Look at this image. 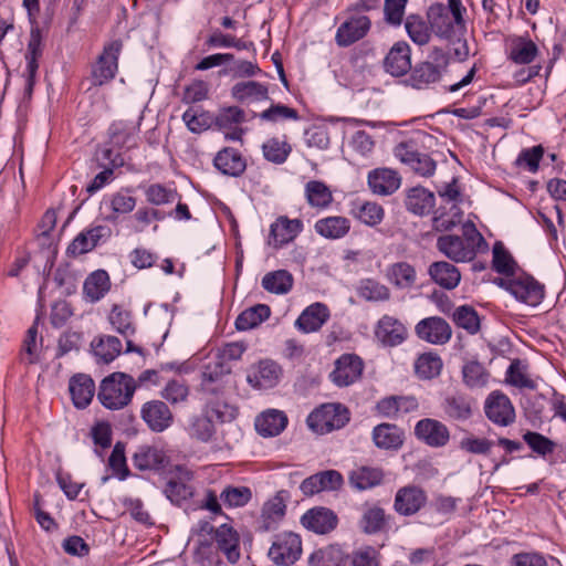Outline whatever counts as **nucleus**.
<instances>
[{
  "label": "nucleus",
  "instance_id": "obj_19",
  "mask_svg": "<svg viewBox=\"0 0 566 566\" xmlns=\"http://www.w3.org/2000/svg\"><path fill=\"white\" fill-rule=\"evenodd\" d=\"M111 229L107 226H95L86 231L78 233L67 247V254L78 256L92 251L101 240L111 237Z\"/></svg>",
  "mask_w": 566,
  "mask_h": 566
},
{
  "label": "nucleus",
  "instance_id": "obj_55",
  "mask_svg": "<svg viewBox=\"0 0 566 566\" xmlns=\"http://www.w3.org/2000/svg\"><path fill=\"white\" fill-rule=\"evenodd\" d=\"M252 499V492L248 486H226L220 493V500L227 507H242Z\"/></svg>",
  "mask_w": 566,
  "mask_h": 566
},
{
  "label": "nucleus",
  "instance_id": "obj_15",
  "mask_svg": "<svg viewBox=\"0 0 566 566\" xmlns=\"http://www.w3.org/2000/svg\"><path fill=\"white\" fill-rule=\"evenodd\" d=\"M415 434L419 440L432 448L444 447L450 439V431L447 426L431 418L419 420L415 427Z\"/></svg>",
  "mask_w": 566,
  "mask_h": 566
},
{
  "label": "nucleus",
  "instance_id": "obj_10",
  "mask_svg": "<svg viewBox=\"0 0 566 566\" xmlns=\"http://www.w3.org/2000/svg\"><path fill=\"white\" fill-rule=\"evenodd\" d=\"M484 412L490 421L501 427H507L515 420V410L510 398L500 391L488 396Z\"/></svg>",
  "mask_w": 566,
  "mask_h": 566
},
{
  "label": "nucleus",
  "instance_id": "obj_16",
  "mask_svg": "<svg viewBox=\"0 0 566 566\" xmlns=\"http://www.w3.org/2000/svg\"><path fill=\"white\" fill-rule=\"evenodd\" d=\"M142 419L154 432H163L168 429L174 416L169 407L161 400H150L143 405L140 410Z\"/></svg>",
  "mask_w": 566,
  "mask_h": 566
},
{
  "label": "nucleus",
  "instance_id": "obj_33",
  "mask_svg": "<svg viewBox=\"0 0 566 566\" xmlns=\"http://www.w3.org/2000/svg\"><path fill=\"white\" fill-rule=\"evenodd\" d=\"M384 478L381 468L361 465L349 472L348 482L355 490L365 491L380 485Z\"/></svg>",
  "mask_w": 566,
  "mask_h": 566
},
{
  "label": "nucleus",
  "instance_id": "obj_27",
  "mask_svg": "<svg viewBox=\"0 0 566 566\" xmlns=\"http://www.w3.org/2000/svg\"><path fill=\"white\" fill-rule=\"evenodd\" d=\"M285 494V491H280L264 503L259 522V531L269 532L275 528L277 523L283 518L286 510Z\"/></svg>",
  "mask_w": 566,
  "mask_h": 566
},
{
  "label": "nucleus",
  "instance_id": "obj_42",
  "mask_svg": "<svg viewBox=\"0 0 566 566\" xmlns=\"http://www.w3.org/2000/svg\"><path fill=\"white\" fill-rule=\"evenodd\" d=\"M387 279L397 289L409 290L417 281V272L411 264L401 261L388 266Z\"/></svg>",
  "mask_w": 566,
  "mask_h": 566
},
{
  "label": "nucleus",
  "instance_id": "obj_28",
  "mask_svg": "<svg viewBox=\"0 0 566 566\" xmlns=\"http://www.w3.org/2000/svg\"><path fill=\"white\" fill-rule=\"evenodd\" d=\"M281 375L280 366L272 360H261L256 367L248 374V382L260 389L274 387Z\"/></svg>",
  "mask_w": 566,
  "mask_h": 566
},
{
  "label": "nucleus",
  "instance_id": "obj_41",
  "mask_svg": "<svg viewBox=\"0 0 566 566\" xmlns=\"http://www.w3.org/2000/svg\"><path fill=\"white\" fill-rule=\"evenodd\" d=\"M405 29L410 40L417 45H426L431 40V23L428 18L424 19L419 14H409L405 20Z\"/></svg>",
  "mask_w": 566,
  "mask_h": 566
},
{
  "label": "nucleus",
  "instance_id": "obj_56",
  "mask_svg": "<svg viewBox=\"0 0 566 566\" xmlns=\"http://www.w3.org/2000/svg\"><path fill=\"white\" fill-rule=\"evenodd\" d=\"M145 197L149 205L163 206L172 203L178 197V192L163 184H151L145 189Z\"/></svg>",
  "mask_w": 566,
  "mask_h": 566
},
{
  "label": "nucleus",
  "instance_id": "obj_37",
  "mask_svg": "<svg viewBox=\"0 0 566 566\" xmlns=\"http://www.w3.org/2000/svg\"><path fill=\"white\" fill-rule=\"evenodd\" d=\"M329 318V311L322 303H314L306 307L295 322V326L304 332L312 333L318 331Z\"/></svg>",
  "mask_w": 566,
  "mask_h": 566
},
{
  "label": "nucleus",
  "instance_id": "obj_20",
  "mask_svg": "<svg viewBox=\"0 0 566 566\" xmlns=\"http://www.w3.org/2000/svg\"><path fill=\"white\" fill-rule=\"evenodd\" d=\"M384 67L392 76H402L411 70V49L406 41L396 42L384 60Z\"/></svg>",
  "mask_w": 566,
  "mask_h": 566
},
{
  "label": "nucleus",
  "instance_id": "obj_25",
  "mask_svg": "<svg viewBox=\"0 0 566 566\" xmlns=\"http://www.w3.org/2000/svg\"><path fill=\"white\" fill-rule=\"evenodd\" d=\"M287 422L289 419L284 411L268 409L255 418L254 427L262 437H276L286 428Z\"/></svg>",
  "mask_w": 566,
  "mask_h": 566
},
{
  "label": "nucleus",
  "instance_id": "obj_1",
  "mask_svg": "<svg viewBox=\"0 0 566 566\" xmlns=\"http://www.w3.org/2000/svg\"><path fill=\"white\" fill-rule=\"evenodd\" d=\"M465 7L461 0H448L447 4L433 3L427 10V18L433 33L443 40H460L467 35Z\"/></svg>",
  "mask_w": 566,
  "mask_h": 566
},
{
  "label": "nucleus",
  "instance_id": "obj_51",
  "mask_svg": "<svg viewBox=\"0 0 566 566\" xmlns=\"http://www.w3.org/2000/svg\"><path fill=\"white\" fill-rule=\"evenodd\" d=\"M271 310L265 304H258L244 310L235 319V327L239 331H248L259 326L270 317Z\"/></svg>",
  "mask_w": 566,
  "mask_h": 566
},
{
  "label": "nucleus",
  "instance_id": "obj_7",
  "mask_svg": "<svg viewBox=\"0 0 566 566\" xmlns=\"http://www.w3.org/2000/svg\"><path fill=\"white\" fill-rule=\"evenodd\" d=\"M302 554V539L293 532H282L274 536L269 549V558L277 566L294 564Z\"/></svg>",
  "mask_w": 566,
  "mask_h": 566
},
{
  "label": "nucleus",
  "instance_id": "obj_36",
  "mask_svg": "<svg viewBox=\"0 0 566 566\" xmlns=\"http://www.w3.org/2000/svg\"><path fill=\"white\" fill-rule=\"evenodd\" d=\"M213 538L218 548L226 555L228 562L234 564L239 560V535L232 526L228 524L220 525L214 530Z\"/></svg>",
  "mask_w": 566,
  "mask_h": 566
},
{
  "label": "nucleus",
  "instance_id": "obj_58",
  "mask_svg": "<svg viewBox=\"0 0 566 566\" xmlns=\"http://www.w3.org/2000/svg\"><path fill=\"white\" fill-rule=\"evenodd\" d=\"M108 321L112 324V326L125 337L129 336L135 331L132 322L130 312L125 310L120 305L113 306L108 316Z\"/></svg>",
  "mask_w": 566,
  "mask_h": 566
},
{
  "label": "nucleus",
  "instance_id": "obj_35",
  "mask_svg": "<svg viewBox=\"0 0 566 566\" xmlns=\"http://www.w3.org/2000/svg\"><path fill=\"white\" fill-rule=\"evenodd\" d=\"M245 120V113L238 106H229L221 108L216 116V125L220 129H231L232 132L226 134V137L231 140L241 139L243 130L239 125Z\"/></svg>",
  "mask_w": 566,
  "mask_h": 566
},
{
  "label": "nucleus",
  "instance_id": "obj_34",
  "mask_svg": "<svg viewBox=\"0 0 566 566\" xmlns=\"http://www.w3.org/2000/svg\"><path fill=\"white\" fill-rule=\"evenodd\" d=\"M132 460L134 467L140 471L160 470L168 462L166 453L155 446H140Z\"/></svg>",
  "mask_w": 566,
  "mask_h": 566
},
{
  "label": "nucleus",
  "instance_id": "obj_60",
  "mask_svg": "<svg viewBox=\"0 0 566 566\" xmlns=\"http://www.w3.org/2000/svg\"><path fill=\"white\" fill-rule=\"evenodd\" d=\"M462 376L464 384L470 388H480L488 384L489 375L478 361H470L463 366Z\"/></svg>",
  "mask_w": 566,
  "mask_h": 566
},
{
  "label": "nucleus",
  "instance_id": "obj_64",
  "mask_svg": "<svg viewBox=\"0 0 566 566\" xmlns=\"http://www.w3.org/2000/svg\"><path fill=\"white\" fill-rule=\"evenodd\" d=\"M349 147L360 157H368L375 148L374 137L367 132L359 129L350 136Z\"/></svg>",
  "mask_w": 566,
  "mask_h": 566
},
{
  "label": "nucleus",
  "instance_id": "obj_6",
  "mask_svg": "<svg viewBox=\"0 0 566 566\" xmlns=\"http://www.w3.org/2000/svg\"><path fill=\"white\" fill-rule=\"evenodd\" d=\"M122 49L120 40H113L104 45L103 52L92 66L91 81L94 86H102L115 77Z\"/></svg>",
  "mask_w": 566,
  "mask_h": 566
},
{
  "label": "nucleus",
  "instance_id": "obj_9",
  "mask_svg": "<svg viewBox=\"0 0 566 566\" xmlns=\"http://www.w3.org/2000/svg\"><path fill=\"white\" fill-rule=\"evenodd\" d=\"M427 501L428 496L423 489L413 484L405 485L396 492L394 510L401 516H411L424 507Z\"/></svg>",
  "mask_w": 566,
  "mask_h": 566
},
{
  "label": "nucleus",
  "instance_id": "obj_44",
  "mask_svg": "<svg viewBox=\"0 0 566 566\" xmlns=\"http://www.w3.org/2000/svg\"><path fill=\"white\" fill-rule=\"evenodd\" d=\"M91 346L95 357L105 364L113 361L122 352V342L111 335L94 338Z\"/></svg>",
  "mask_w": 566,
  "mask_h": 566
},
{
  "label": "nucleus",
  "instance_id": "obj_54",
  "mask_svg": "<svg viewBox=\"0 0 566 566\" xmlns=\"http://www.w3.org/2000/svg\"><path fill=\"white\" fill-rule=\"evenodd\" d=\"M442 369L441 358L433 353H424L415 363V371L421 379H432L440 375Z\"/></svg>",
  "mask_w": 566,
  "mask_h": 566
},
{
  "label": "nucleus",
  "instance_id": "obj_48",
  "mask_svg": "<svg viewBox=\"0 0 566 566\" xmlns=\"http://www.w3.org/2000/svg\"><path fill=\"white\" fill-rule=\"evenodd\" d=\"M307 203L312 208L326 209L333 201L331 189L319 180H310L304 189Z\"/></svg>",
  "mask_w": 566,
  "mask_h": 566
},
{
  "label": "nucleus",
  "instance_id": "obj_57",
  "mask_svg": "<svg viewBox=\"0 0 566 566\" xmlns=\"http://www.w3.org/2000/svg\"><path fill=\"white\" fill-rule=\"evenodd\" d=\"M492 265L495 272L503 275H512L515 269V261L502 242H495L493 245Z\"/></svg>",
  "mask_w": 566,
  "mask_h": 566
},
{
  "label": "nucleus",
  "instance_id": "obj_39",
  "mask_svg": "<svg viewBox=\"0 0 566 566\" xmlns=\"http://www.w3.org/2000/svg\"><path fill=\"white\" fill-rule=\"evenodd\" d=\"M314 229L319 235L337 240L344 238L350 230V221L346 217L332 216L315 222Z\"/></svg>",
  "mask_w": 566,
  "mask_h": 566
},
{
  "label": "nucleus",
  "instance_id": "obj_49",
  "mask_svg": "<svg viewBox=\"0 0 566 566\" xmlns=\"http://www.w3.org/2000/svg\"><path fill=\"white\" fill-rule=\"evenodd\" d=\"M389 516L382 507L378 505L367 506L360 518V527L366 534H377L386 528Z\"/></svg>",
  "mask_w": 566,
  "mask_h": 566
},
{
  "label": "nucleus",
  "instance_id": "obj_40",
  "mask_svg": "<svg viewBox=\"0 0 566 566\" xmlns=\"http://www.w3.org/2000/svg\"><path fill=\"white\" fill-rule=\"evenodd\" d=\"M211 398L207 400L203 412L218 423H226L232 421L238 413L235 406L229 403L223 397L218 395H210Z\"/></svg>",
  "mask_w": 566,
  "mask_h": 566
},
{
  "label": "nucleus",
  "instance_id": "obj_45",
  "mask_svg": "<svg viewBox=\"0 0 566 566\" xmlns=\"http://www.w3.org/2000/svg\"><path fill=\"white\" fill-rule=\"evenodd\" d=\"M109 276L106 271L97 270L91 273L83 285L85 297L91 302L99 301L109 290Z\"/></svg>",
  "mask_w": 566,
  "mask_h": 566
},
{
  "label": "nucleus",
  "instance_id": "obj_62",
  "mask_svg": "<svg viewBox=\"0 0 566 566\" xmlns=\"http://www.w3.org/2000/svg\"><path fill=\"white\" fill-rule=\"evenodd\" d=\"M523 440L535 453L541 457H546L547 454L553 453L556 447L554 441L534 431L525 432L523 434Z\"/></svg>",
  "mask_w": 566,
  "mask_h": 566
},
{
  "label": "nucleus",
  "instance_id": "obj_53",
  "mask_svg": "<svg viewBox=\"0 0 566 566\" xmlns=\"http://www.w3.org/2000/svg\"><path fill=\"white\" fill-rule=\"evenodd\" d=\"M357 294L368 302H386L391 296L388 286L374 279L361 280L357 289Z\"/></svg>",
  "mask_w": 566,
  "mask_h": 566
},
{
  "label": "nucleus",
  "instance_id": "obj_43",
  "mask_svg": "<svg viewBox=\"0 0 566 566\" xmlns=\"http://www.w3.org/2000/svg\"><path fill=\"white\" fill-rule=\"evenodd\" d=\"M137 127L127 122H114L108 128L109 143L116 148L136 146Z\"/></svg>",
  "mask_w": 566,
  "mask_h": 566
},
{
  "label": "nucleus",
  "instance_id": "obj_17",
  "mask_svg": "<svg viewBox=\"0 0 566 566\" xmlns=\"http://www.w3.org/2000/svg\"><path fill=\"white\" fill-rule=\"evenodd\" d=\"M344 484L343 475L336 470H325L306 478L301 483L304 495L311 496L323 491H338Z\"/></svg>",
  "mask_w": 566,
  "mask_h": 566
},
{
  "label": "nucleus",
  "instance_id": "obj_12",
  "mask_svg": "<svg viewBox=\"0 0 566 566\" xmlns=\"http://www.w3.org/2000/svg\"><path fill=\"white\" fill-rule=\"evenodd\" d=\"M364 363L355 354H344L335 361L329 377L338 387H346L358 380L363 374Z\"/></svg>",
  "mask_w": 566,
  "mask_h": 566
},
{
  "label": "nucleus",
  "instance_id": "obj_24",
  "mask_svg": "<svg viewBox=\"0 0 566 566\" xmlns=\"http://www.w3.org/2000/svg\"><path fill=\"white\" fill-rule=\"evenodd\" d=\"M375 335L382 344L397 346L406 339L407 329L398 318L384 315L376 325Z\"/></svg>",
  "mask_w": 566,
  "mask_h": 566
},
{
  "label": "nucleus",
  "instance_id": "obj_21",
  "mask_svg": "<svg viewBox=\"0 0 566 566\" xmlns=\"http://www.w3.org/2000/svg\"><path fill=\"white\" fill-rule=\"evenodd\" d=\"M302 525L317 534H326L333 531L337 525L336 514L323 506H316L308 510L301 518Z\"/></svg>",
  "mask_w": 566,
  "mask_h": 566
},
{
  "label": "nucleus",
  "instance_id": "obj_61",
  "mask_svg": "<svg viewBox=\"0 0 566 566\" xmlns=\"http://www.w3.org/2000/svg\"><path fill=\"white\" fill-rule=\"evenodd\" d=\"M544 156V147L536 145L531 148H524L518 154L515 164L525 168L527 171L535 174L538 170L539 161Z\"/></svg>",
  "mask_w": 566,
  "mask_h": 566
},
{
  "label": "nucleus",
  "instance_id": "obj_29",
  "mask_svg": "<svg viewBox=\"0 0 566 566\" xmlns=\"http://www.w3.org/2000/svg\"><path fill=\"white\" fill-rule=\"evenodd\" d=\"M373 441L382 450H398L405 441V432L394 423H380L373 429Z\"/></svg>",
  "mask_w": 566,
  "mask_h": 566
},
{
  "label": "nucleus",
  "instance_id": "obj_50",
  "mask_svg": "<svg viewBox=\"0 0 566 566\" xmlns=\"http://www.w3.org/2000/svg\"><path fill=\"white\" fill-rule=\"evenodd\" d=\"M293 275L286 270L266 273L262 279V287L274 294H286L293 287Z\"/></svg>",
  "mask_w": 566,
  "mask_h": 566
},
{
  "label": "nucleus",
  "instance_id": "obj_38",
  "mask_svg": "<svg viewBox=\"0 0 566 566\" xmlns=\"http://www.w3.org/2000/svg\"><path fill=\"white\" fill-rule=\"evenodd\" d=\"M428 274L436 284L446 290L455 289L461 280L458 268L447 261L433 262L428 269Z\"/></svg>",
  "mask_w": 566,
  "mask_h": 566
},
{
  "label": "nucleus",
  "instance_id": "obj_30",
  "mask_svg": "<svg viewBox=\"0 0 566 566\" xmlns=\"http://www.w3.org/2000/svg\"><path fill=\"white\" fill-rule=\"evenodd\" d=\"M473 400L461 392L447 395L441 403L444 415L455 421H465L472 416Z\"/></svg>",
  "mask_w": 566,
  "mask_h": 566
},
{
  "label": "nucleus",
  "instance_id": "obj_52",
  "mask_svg": "<svg viewBox=\"0 0 566 566\" xmlns=\"http://www.w3.org/2000/svg\"><path fill=\"white\" fill-rule=\"evenodd\" d=\"M292 151V146L285 140L272 137L262 145V154L264 158L275 165L284 164Z\"/></svg>",
  "mask_w": 566,
  "mask_h": 566
},
{
  "label": "nucleus",
  "instance_id": "obj_2",
  "mask_svg": "<svg viewBox=\"0 0 566 566\" xmlns=\"http://www.w3.org/2000/svg\"><path fill=\"white\" fill-rule=\"evenodd\" d=\"M485 240L472 222L463 224L462 237L444 234L438 238L437 248L454 262H469L474 259Z\"/></svg>",
  "mask_w": 566,
  "mask_h": 566
},
{
  "label": "nucleus",
  "instance_id": "obj_63",
  "mask_svg": "<svg viewBox=\"0 0 566 566\" xmlns=\"http://www.w3.org/2000/svg\"><path fill=\"white\" fill-rule=\"evenodd\" d=\"M189 387L184 380L172 379L167 382L161 391V397L171 405L187 401Z\"/></svg>",
  "mask_w": 566,
  "mask_h": 566
},
{
  "label": "nucleus",
  "instance_id": "obj_13",
  "mask_svg": "<svg viewBox=\"0 0 566 566\" xmlns=\"http://www.w3.org/2000/svg\"><path fill=\"white\" fill-rule=\"evenodd\" d=\"M371 27L367 15H353L337 29L335 42L339 48H347L367 35Z\"/></svg>",
  "mask_w": 566,
  "mask_h": 566
},
{
  "label": "nucleus",
  "instance_id": "obj_14",
  "mask_svg": "<svg viewBox=\"0 0 566 566\" xmlns=\"http://www.w3.org/2000/svg\"><path fill=\"white\" fill-rule=\"evenodd\" d=\"M417 336L430 344L443 345L448 343L452 335L449 323L439 316H431L421 319L416 325Z\"/></svg>",
  "mask_w": 566,
  "mask_h": 566
},
{
  "label": "nucleus",
  "instance_id": "obj_8",
  "mask_svg": "<svg viewBox=\"0 0 566 566\" xmlns=\"http://www.w3.org/2000/svg\"><path fill=\"white\" fill-rule=\"evenodd\" d=\"M506 290L520 302L537 306L544 298V285L527 274L515 275L506 282Z\"/></svg>",
  "mask_w": 566,
  "mask_h": 566
},
{
  "label": "nucleus",
  "instance_id": "obj_22",
  "mask_svg": "<svg viewBox=\"0 0 566 566\" xmlns=\"http://www.w3.org/2000/svg\"><path fill=\"white\" fill-rule=\"evenodd\" d=\"M303 229L300 219H289L280 217L272 226L270 231L269 244L275 249L282 248L293 241Z\"/></svg>",
  "mask_w": 566,
  "mask_h": 566
},
{
  "label": "nucleus",
  "instance_id": "obj_3",
  "mask_svg": "<svg viewBox=\"0 0 566 566\" xmlns=\"http://www.w3.org/2000/svg\"><path fill=\"white\" fill-rule=\"evenodd\" d=\"M136 390L135 379L124 373H113L101 382L97 398L107 409L118 410L126 407Z\"/></svg>",
  "mask_w": 566,
  "mask_h": 566
},
{
  "label": "nucleus",
  "instance_id": "obj_18",
  "mask_svg": "<svg viewBox=\"0 0 566 566\" xmlns=\"http://www.w3.org/2000/svg\"><path fill=\"white\" fill-rule=\"evenodd\" d=\"M42 36L41 31L35 28L31 30L30 40L27 48L25 60L27 66L24 71L25 86L24 91L28 95L32 94L35 78L39 70V59L42 56Z\"/></svg>",
  "mask_w": 566,
  "mask_h": 566
},
{
  "label": "nucleus",
  "instance_id": "obj_11",
  "mask_svg": "<svg viewBox=\"0 0 566 566\" xmlns=\"http://www.w3.org/2000/svg\"><path fill=\"white\" fill-rule=\"evenodd\" d=\"M231 373L229 364L216 355L201 369L200 390L206 395H218L223 389V378Z\"/></svg>",
  "mask_w": 566,
  "mask_h": 566
},
{
  "label": "nucleus",
  "instance_id": "obj_4",
  "mask_svg": "<svg viewBox=\"0 0 566 566\" xmlns=\"http://www.w3.org/2000/svg\"><path fill=\"white\" fill-rule=\"evenodd\" d=\"M448 67V59L442 53L430 54L410 70L407 84L417 90L428 88L438 83Z\"/></svg>",
  "mask_w": 566,
  "mask_h": 566
},
{
  "label": "nucleus",
  "instance_id": "obj_59",
  "mask_svg": "<svg viewBox=\"0 0 566 566\" xmlns=\"http://www.w3.org/2000/svg\"><path fill=\"white\" fill-rule=\"evenodd\" d=\"M453 321L457 326L470 334H475L480 329L478 313L471 306L463 305L458 307L453 313Z\"/></svg>",
  "mask_w": 566,
  "mask_h": 566
},
{
  "label": "nucleus",
  "instance_id": "obj_46",
  "mask_svg": "<svg viewBox=\"0 0 566 566\" xmlns=\"http://www.w3.org/2000/svg\"><path fill=\"white\" fill-rule=\"evenodd\" d=\"M538 54L537 45L530 39L516 36L511 42L510 60L516 64H530Z\"/></svg>",
  "mask_w": 566,
  "mask_h": 566
},
{
  "label": "nucleus",
  "instance_id": "obj_5",
  "mask_svg": "<svg viewBox=\"0 0 566 566\" xmlns=\"http://www.w3.org/2000/svg\"><path fill=\"white\" fill-rule=\"evenodd\" d=\"M349 421V411L342 403H324L307 417L308 427L317 433L343 428Z\"/></svg>",
  "mask_w": 566,
  "mask_h": 566
},
{
  "label": "nucleus",
  "instance_id": "obj_26",
  "mask_svg": "<svg viewBox=\"0 0 566 566\" xmlns=\"http://www.w3.org/2000/svg\"><path fill=\"white\" fill-rule=\"evenodd\" d=\"M400 184V176L390 168H376L368 174V186L374 193L379 196L394 193Z\"/></svg>",
  "mask_w": 566,
  "mask_h": 566
},
{
  "label": "nucleus",
  "instance_id": "obj_31",
  "mask_svg": "<svg viewBox=\"0 0 566 566\" xmlns=\"http://www.w3.org/2000/svg\"><path fill=\"white\" fill-rule=\"evenodd\" d=\"M69 390L74 406L78 409L86 408L95 394L93 379L85 374H77L70 379Z\"/></svg>",
  "mask_w": 566,
  "mask_h": 566
},
{
  "label": "nucleus",
  "instance_id": "obj_32",
  "mask_svg": "<svg viewBox=\"0 0 566 566\" xmlns=\"http://www.w3.org/2000/svg\"><path fill=\"white\" fill-rule=\"evenodd\" d=\"M405 206L416 216H427L436 206L434 193L421 186L410 188L406 195Z\"/></svg>",
  "mask_w": 566,
  "mask_h": 566
},
{
  "label": "nucleus",
  "instance_id": "obj_23",
  "mask_svg": "<svg viewBox=\"0 0 566 566\" xmlns=\"http://www.w3.org/2000/svg\"><path fill=\"white\" fill-rule=\"evenodd\" d=\"M213 166L226 176L239 177L247 169V160L238 149L224 147L214 156Z\"/></svg>",
  "mask_w": 566,
  "mask_h": 566
},
{
  "label": "nucleus",
  "instance_id": "obj_47",
  "mask_svg": "<svg viewBox=\"0 0 566 566\" xmlns=\"http://www.w3.org/2000/svg\"><path fill=\"white\" fill-rule=\"evenodd\" d=\"M231 94L232 97L239 102H256L269 98L268 87L255 81L234 84Z\"/></svg>",
  "mask_w": 566,
  "mask_h": 566
}]
</instances>
